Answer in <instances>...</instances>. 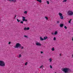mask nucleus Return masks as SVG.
Returning a JSON list of instances; mask_svg holds the SVG:
<instances>
[{
	"label": "nucleus",
	"mask_w": 73,
	"mask_h": 73,
	"mask_svg": "<svg viewBox=\"0 0 73 73\" xmlns=\"http://www.w3.org/2000/svg\"><path fill=\"white\" fill-rule=\"evenodd\" d=\"M40 41H43L44 40V38H42L41 37H40Z\"/></svg>",
	"instance_id": "obj_11"
},
{
	"label": "nucleus",
	"mask_w": 73,
	"mask_h": 73,
	"mask_svg": "<svg viewBox=\"0 0 73 73\" xmlns=\"http://www.w3.org/2000/svg\"><path fill=\"white\" fill-rule=\"evenodd\" d=\"M36 44L37 46H41V44L40 42H38L36 43Z\"/></svg>",
	"instance_id": "obj_6"
},
{
	"label": "nucleus",
	"mask_w": 73,
	"mask_h": 73,
	"mask_svg": "<svg viewBox=\"0 0 73 73\" xmlns=\"http://www.w3.org/2000/svg\"><path fill=\"white\" fill-rule=\"evenodd\" d=\"M23 19H25V17L22 16Z\"/></svg>",
	"instance_id": "obj_27"
},
{
	"label": "nucleus",
	"mask_w": 73,
	"mask_h": 73,
	"mask_svg": "<svg viewBox=\"0 0 73 73\" xmlns=\"http://www.w3.org/2000/svg\"><path fill=\"white\" fill-rule=\"evenodd\" d=\"M40 53H41V54H42V53H43V52L41 51L40 52Z\"/></svg>",
	"instance_id": "obj_34"
},
{
	"label": "nucleus",
	"mask_w": 73,
	"mask_h": 73,
	"mask_svg": "<svg viewBox=\"0 0 73 73\" xmlns=\"http://www.w3.org/2000/svg\"><path fill=\"white\" fill-rule=\"evenodd\" d=\"M49 60L50 61V62H52V58H50Z\"/></svg>",
	"instance_id": "obj_19"
},
{
	"label": "nucleus",
	"mask_w": 73,
	"mask_h": 73,
	"mask_svg": "<svg viewBox=\"0 0 73 73\" xmlns=\"http://www.w3.org/2000/svg\"><path fill=\"white\" fill-rule=\"evenodd\" d=\"M42 66H43L42 65L40 67V68H42Z\"/></svg>",
	"instance_id": "obj_35"
},
{
	"label": "nucleus",
	"mask_w": 73,
	"mask_h": 73,
	"mask_svg": "<svg viewBox=\"0 0 73 73\" xmlns=\"http://www.w3.org/2000/svg\"><path fill=\"white\" fill-rule=\"evenodd\" d=\"M36 1L39 2L40 3H41L42 2V1H41V0H36Z\"/></svg>",
	"instance_id": "obj_12"
},
{
	"label": "nucleus",
	"mask_w": 73,
	"mask_h": 73,
	"mask_svg": "<svg viewBox=\"0 0 73 73\" xmlns=\"http://www.w3.org/2000/svg\"><path fill=\"white\" fill-rule=\"evenodd\" d=\"M57 31H56L54 33V35H57Z\"/></svg>",
	"instance_id": "obj_13"
},
{
	"label": "nucleus",
	"mask_w": 73,
	"mask_h": 73,
	"mask_svg": "<svg viewBox=\"0 0 73 73\" xmlns=\"http://www.w3.org/2000/svg\"><path fill=\"white\" fill-rule=\"evenodd\" d=\"M24 13H25V14H27V11H25L24 12Z\"/></svg>",
	"instance_id": "obj_17"
},
{
	"label": "nucleus",
	"mask_w": 73,
	"mask_h": 73,
	"mask_svg": "<svg viewBox=\"0 0 73 73\" xmlns=\"http://www.w3.org/2000/svg\"><path fill=\"white\" fill-rule=\"evenodd\" d=\"M45 18L46 19V20H48V17H47L45 16Z\"/></svg>",
	"instance_id": "obj_18"
},
{
	"label": "nucleus",
	"mask_w": 73,
	"mask_h": 73,
	"mask_svg": "<svg viewBox=\"0 0 73 73\" xmlns=\"http://www.w3.org/2000/svg\"><path fill=\"white\" fill-rule=\"evenodd\" d=\"M16 16H17V15H15V17H14V19H15V18H16Z\"/></svg>",
	"instance_id": "obj_31"
},
{
	"label": "nucleus",
	"mask_w": 73,
	"mask_h": 73,
	"mask_svg": "<svg viewBox=\"0 0 73 73\" xmlns=\"http://www.w3.org/2000/svg\"><path fill=\"white\" fill-rule=\"evenodd\" d=\"M21 47V45L19 43H17L15 47V48H20Z\"/></svg>",
	"instance_id": "obj_3"
},
{
	"label": "nucleus",
	"mask_w": 73,
	"mask_h": 73,
	"mask_svg": "<svg viewBox=\"0 0 73 73\" xmlns=\"http://www.w3.org/2000/svg\"><path fill=\"white\" fill-rule=\"evenodd\" d=\"M64 25L63 24L61 23L60 24V28H62L63 27H64Z\"/></svg>",
	"instance_id": "obj_8"
},
{
	"label": "nucleus",
	"mask_w": 73,
	"mask_h": 73,
	"mask_svg": "<svg viewBox=\"0 0 73 73\" xmlns=\"http://www.w3.org/2000/svg\"><path fill=\"white\" fill-rule=\"evenodd\" d=\"M25 20V19H23L22 20V21H24Z\"/></svg>",
	"instance_id": "obj_30"
},
{
	"label": "nucleus",
	"mask_w": 73,
	"mask_h": 73,
	"mask_svg": "<svg viewBox=\"0 0 73 73\" xmlns=\"http://www.w3.org/2000/svg\"><path fill=\"white\" fill-rule=\"evenodd\" d=\"M56 40V37H54V40Z\"/></svg>",
	"instance_id": "obj_29"
},
{
	"label": "nucleus",
	"mask_w": 73,
	"mask_h": 73,
	"mask_svg": "<svg viewBox=\"0 0 73 73\" xmlns=\"http://www.w3.org/2000/svg\"><path fill=\"white\" fill-rule=\"evenodd\" d=\"M61 54H60V56H61Z\"/></svg>",
	"instance_id": "obj_41"
},
{
	"label": "nucleus",
	"mask_w": 73,
	"mask_h": 73,
	"mask_svg": "<svg viewBox=\"0 0 73 73\" xmlns=\"http://www.w3.org/2000/svg\"><path fill=\"white\" fill-rule=\"evenodd\" d=\"M48 38V37L47 36H46L45 37H44V38H43V40H46Z\"/></svg>",
	"instance_id": "obj_10"
},
{
	"label": "nucleus",
	"mask_w": 73,
	"mask_h": 73,
	"mask_svg": "<svg viewBox=\"0 0 73 73\" xmlns=\"http://www.w3.org/2000/svg\"><path fill=\"white\" fill-rule=\"evenodd\" d=\"M27 64H28V62H26L25 64V65H27Z\"/></svg>",
	"instance_id": "obj_22"
},
{
	"label": "nucleus",
	"mask_w": 73,
	"mask_h": 73,
	"mask_svg": "<svg viewBox=\"0 0 73 73\" xmlns=\"http://www.w3.org/2000/svg\"><path fill=\"white\" fill-rule=\"evenodd\" d=\"M68 15L69 16H72L73 15V12L72 11H68Z\"/></svg>",
	"instance_id": "obj_4"
},
{
	"label": "nucleus",
	"mask_w": 73,
	"mask_h": 73,
	"mask_svg": "<svg viewBox=\"0 0 73 73\" xmlns=\"http://www.w3.org/2000/svg\"><path fill=\"white\" fill-rule=\"evenodd\" d=\"M9 0V1H10V2H12V1L13 3H15V2H16V0Z\"/></svg>",
	"instance_id": "obj_7"
},
{
	"label": "nucleus",
	"mask_w": 73,
	"mask_h": 73,
	"mask_svg": "<svg viewBox=\"0 0 73 73\" xmlns=\"http://www.w3.org/2000/svg\"><path fill=\"white\" fill-rule=\"evenodd\" d=\"M64 28V29H67V27H66V26H65Z\"/></svg>",
	"instance_id": "obj_24"
},
{
	"label": "nucleus",
	"mask_w": 73,
	"mask_h": 73,
	"mask_svg": "<svg viewBox=\"0 0 73 73\" xmlns=\"http://www.w3.org/2000/svg\"><path fill=\"white\" fill-rule=\"evenodd\" d=\"M55 73H56V72H55Z\"/></svg>",
	"instance_id": "obj_42"
},
{
	"label": "nucleus",
	"mask_w": 73,
	"mask_h": 73,
	"mask_svg": "<svg viewBox=\"0 0 73 73\" xmlns=\"http://www.w3.org/2000/svg\"><path fill=\"white\" fill-rule=\"evenodd\" d=\"M20 23H21V24H23V23H24V22L23 21H21L20 22Z\"/></svg>",
	"instance_id": "obj_23"
},
{
	"label": "nucleus",
	"mask_w": 73,
	"mask_h": 73,
	"mask_svg": "<svg viewBox=\"0 0 73 73\" xmlns=\"http://www.w3.org/2000/svg\"><path fill=\"white\" fill-rule=\"evenodd\" d=\"M47 3L48 4H49V1H47Z\"/></svg>",
	"instance_id": "obj_26"
},
{
	"label": "nucleus",
	"mask_w": 73,
	"mask_h": 73,
	"mask_svg": "<svg viewBox=\"0 0 73 73\" xmlns=\"http://www.w3.org/2000/svg\"><path fill=\"white\" fill-rule=\"evenodd\" d=\"M52 51H54V47H53L52 49Z\"/></svg>",
	"instance_id": "obj_15"
},
{
	"label": "nucleus",
	"mask_w": 73,
	"mask_h": 73,
	"mask_svg": "<svg viewBox=\"0 0 73 73\" xmlns=\"http://www.w3.org/2000/svg\"><path fill=\"white\" fill-rule=\"evenodd\" d=\"M67 1V0H64L63 1V3H64V2H66V1Z\"/></svg>",
	"instance_id": "obj_21"
},
{
	"label": "nucleus",
	"mask_w": 73,
	"mask_h": 73,
	"mask_svg": "<svg viewBox=\"0 0 73 73\" xmlns=\"http://www.w3.org/2000/svg\"><path fill=\"white\" fill-rule=\"evenodd\" d=\"M0 66L4 67L5 66V63L4 61L1 60H0Z\"/></svg>",
	"instance_id": "obj_2"
},
{
	"label": "nucleus",
	"mask_w": 73,
	"mask_h": 73,
	"mask_svg": "<svg viewBox=\"0 0 73 73\" xmlns=\"http://www.w3.org/2000/svg\"><path fill=\"white\" fill-rule=\"evenodd\" d=\"M72 40L73 41V37H72Z\"/></svg>",
	"instance_id": "obj_40"
},
{
	"label": "nucleus",
	"mask_w": 73,
	"mask_h": 73,
	"mask_svg": "<svg viewBox=\"0 0 73 73\" xmlns=\"http://www.w3.org/2000/svg\"><path fill=\"white\" fill-rule=\"evenodd\" d=\"M58 15L60 16V18L61 19H62V20L64 19V17L62 16V13H59Z\"/></svg>",
	"instance_id": "obj_5"
},
{
	"label": "nucleus",
	"mask_w": 73,
	"mask_h": 73,
	"mask_svg": "<svg viewBox=\"0 0 73 73\" xmlns=\"http://www.w3.org/2000/svg\"><path fill=\"white\" fill-rule=\"evenodd\" d=\"M50 66L51 69L52 68V66L51 65H50Z\"/></svg>",
	"instance_id": "obj_28"
},
{
	"label": "nucleus",
	"mask_w": 73,
	"mask_h": 73,
	"mask_svg": "<svg viewBox=\"0 0 73 73\" xmlns=\"http://www.w3.org/2000/svg\"><path fill=\"white\" fill-rule=\"evenodd\" d=\"M25 21H28V20H27V19H26V20L25 19Z\"/></svg>",
	"instance_id": "obj_36"
},
{
	"label": "nucleus",
	"mask_w": 73,
	"mask_h": 73,
	"mask_svg": "<svg viewBox=\"0 0 73 73\" xmlns=\"http://www.w3.org/2000/svg\"><path fill=\"white\" fill-rule=\"evenodd\" d=\"M21 49H24V47H22L21 48Z\"/></svg>",
	"instance_id": "obj_33"
},
{
	"label": "nucleus",
	"mask_w": 73,
	"mask_h": 73,
	"mask_svg": "<svg viewBox=\"0 0 73 73\" xmlns=\"http://www.w3.org/2000/svg\"><path fill=\"white\" fill-rule=\"evenodd\" d=\"M72 57L73 58V54H72Z\"/></svg>",
	"instance_id": "obj_39"
},
{
	"label": "nucleus",
	"mask_w": 73,
	"mask_h": 73,
	"mask_svg": "<svg viewBox=\"0 0 73 73\" xmlns=\"http://www.w3.org/2000/svg\"><path fill=\"white\" fill-rule=\"evenodd\" d=\"M19 58H20V57H21V55L19 54V56L18 57Z\"/></svg>",
	"instance_id": "obj_20"
},
{
	"label": "nucleus",
	"mask_w": 73,
	"mask_h": 73,
	"mask_svg": "<svg viewBox=\"0 0 73 73\" xmlns=\"http://www.w3.org/2000/svg\"><path fill=\"white\" fill-rule=\"evenodd\" d=\"M24 37H25L26 38H28V36H27V35H24Z\"/></svg>",
	"instance_id": "obj_14"
},
{
	"label": "nucleus",
	"mask_w": 73,
	"mask_h": 73,
	"mask_svg": "<svg viewBox=\"0 0 73 73\" xmlns=\"http://www.w3.org/2000/svg\"><path fill=\"white\" fill-rule=\"evenodd\" d=\"M57 23H60V22H59V21H58L57 22Z\"/></svg>",
	"instance_id": "obj_38"
},
{
	"label": "nucleus",
	"mask_w": 73,
	"mask_h": 73,
	"mask_svg": "<svg viewBox=\"0 0 73 73\" xmlns=\"http://www.w3.org/2000/svg\"><path fill=\"white\" fill-rule=\"evenodd\" d=\"M61 70L64 72L65 73H69L71 72V70L70 69V68H62Z\"/></svg>",
	"instance_id": "obj_1"
},
{
	"label": "nucleus",
	"mask_w": 73,
	"mask_h": 73,
	"mask_svg": "<svg viewBox=\"0 0 73 73\" xmlns=\"http://www.w3.org/2000/svg\"><path fill=\"white\" fill-rule=\"evenodd\" d=\"M17 21H18V22H20V20L18 19H17Z\"/></svg>",
	"instance_id": "obj_25"
},
{
	"label": "nucleus",
	"mask_w": 73,
	"mask_h": 73,
	"mask_svg": "<svg viewBox=\"0 0 73 73\" xmlns=\"http://www.w3.org/2000/svg\"><path fill=\"white\" fill-rule=\"evenodd\" d=\"M11 42H9V44H11Z\"/></svg>",
	"instance_id": "obj_32"
},
{
	"label": "nucleus",
	"mask_w": 73,
	"mask_h": 73,
	"mask_svg": "<svg viewBox=\"0 0 73 73\" xmlns=\"http://www.w3.org/2000/svg\"><path fill=\"white\" fill-rule=\"evenodd\" d=\"M52 35H54V33H52Z\"/></svg>",
	"instance_id": "obj_37"
},
{
	"label": "nucleus",
	"mask_w": 73,
	"mask_h": 73,
	"mask_svg": "<svg viewBox=\"0 0 73 73\" xmlns=\"http://www.w3.org/2000/svg\"><path fill=\"white\" fill-rule=\"evenodd\" d=\"M24 30H25V31H26V30H29V27H27V28H26V27H25L24 28Z\"/></svg>",
	"instance_id": "obj_9"
},
{
	"label": "nucleus",
	"mask_w": 73,
	"mask_h": 73,
	"mask_svg": "<svg viewBox=\"0 0 73 73\" xmlns=\"http://www.w3.org/2000/svg\"><path fill=\"white\" fill-rule=\"evenodd\" d=\"M72 19H70V21H68V23H70V22H71V21H72Z\"/></svg>",
	"instance_id": "obj_16"
}]
</instances>
